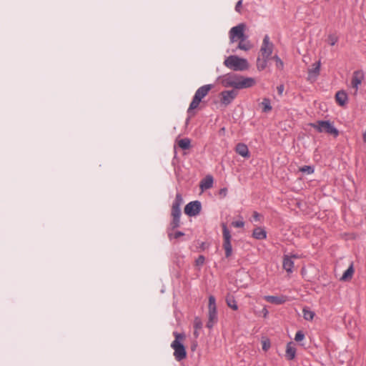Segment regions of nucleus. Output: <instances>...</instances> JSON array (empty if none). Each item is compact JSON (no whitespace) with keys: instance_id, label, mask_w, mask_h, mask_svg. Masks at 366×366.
I'll return each mask as SVG.
<instances>
[{"instance_id":"21","label":"nucleus","mask_w":366,"mask_h":366,"mask_svg":"<svg viewBox=\"0 0 366 366\" xmlns=\"http://www.w3.org/2000/svg\"><path fill=\"white\" fill-rule=\"evenodd\" d=\"M239 41V42L238 44L237 49L244 50V51H248L251 49L252 44L249 42V41L247 40V38H244Z\"/></svg>"},{"instance_id":"34","label":"nucleus","mask_w":366,"mask_h":366,"mask_svg":"<svg viewBox=\"0 0 366 366\" xmlns=\"http://www.w3.org/2000/svg\"><path fill=\"white\" fill-rule=\"evenodd\" d=\"M205 261V258L203 255H199L198 258L195 261V264L197 266L201 267L204 264Z\"/></svg>"},{"instance_id":"27","label":"nucleus","mask_w":366,"mask_h":366,"mask_svg":"<svg viewBox=\"0 0 366 366\" xmlns=\"http://www.w3.org/2000/svg\"><path fill=\"white\" fill-rule=\"evenodd\" d=\"M303 317L306 320H312L315 316V313L309 310L308 308H304L303 310Z\"/></svg>"},{"instance_id":"42","label":"nucleus","mask_w":366,"mask_h":366,"mask_svg":"<svg viewBox=\"0 0 366 366\" xmlns=\"http://www.w3.org/2000/svg\"><path fill=\"white\" fill-rule=\"evenodd\" d=\"M362 138H363V141L365 142H366V131L364 132Z\"/></svg>"},{"instance_id":"25","label":"nucleus","mask_w":366,"mask_h":366,"mask_svg":"<svg viewBox=\"0 0 366 366\" xmlns=\"http://www.w3.org/2000/svg\"><path fill=\"white\" fill-rule=\"evenodd\" d=\"M262 105L263 106L262 112H269L272 110V106L270 100L267 98H264L262 102Z\"/></svg>"},{"instance_id":"10","label":"nucleus","mask_w":366,"mask_h":366,"mask_svg":"<svg viewBox=\"0 0 366 366\" xmlns=\"http://www.w3.org/2000/svg\"><path fill=\"white\" fill-rule=\"evenodd\" d=\"M202 204L199 201H193L188 203L184 207V213L189 217H194L199 214Z\"/></svg>"},{"instance_id":"17","label":"nucleus","mask_w":366,"mask_h":366,"mask_svg":"<svg viewBox=\"0 0 366 366\" xmlns=\"http://www.w3.org/2000/svg\"><path fill=\"white\" fill-rule=\"evenodd\" d=\"M235 152L242 157L249 158L250 157L248 147L245 144H237L235 147Z\"/></svg>"},{"instance_id":"32","label":"nucleus","mask_w":366,"mask_h":366,"mask_svg":"<svg viewBox=\"0 0 366 366\" xmlns=\"http://www.w3.org/2000/svg\"><path fill=\"white\" fill-rule=\"evenodd\" d=\"M320 69V63L319 61L317 64H314V68L310 71V74L314 73L315 74V76H317L319 74Z\"/></svg>"},{"instance_id":"33","label":"nucleus","mask_w":366,"mask_h":366,"mask_svg":"<svg viewBox=\"0 0 366 366\" xmlns=\"http://www.w3.org/2000/svg\"><path fill=\"white\" fill-rule=\"evenodd\" d=\"M305 338V334L302 332V331H297L295 334V340L297 342L302 341Z\"/></svg>"},{"instance_id":"5","label":"nucleus","mask_w":366,"mask_h":366,"mask_svg":"<svg viewBox=\"0 0 366 366\" xmlns=\"http://www.w3.org/2000/svg\"><path fill=\"white\" fill-rule=\"evenodd\" d=\"M175 340L172 342L171 347L174 350V356L176 360L181 361L187 356L184 345L180 342L184 338V335L174 332Z\"/></svg>"},{"instance_id":"28","label":"nucleus","mask_w":366,"mask_h":366,"mask_svg":"<svg viewBox=\"0 0 366 366\" xmlns=\"http://www.w3.org/2000/svg\"><path fill=\"white\" fill-rule=\"evenodd\" d=\"M338 41V37L335 34H331L328 35L327 42L330 45L334 46Z\"/></svg>"},{"instance_id":"8","label":"nucleus","mask_w":366,"mask_h":366,"mask_svg":"<svg viewBox=\"0 0 366 366\" xmlns=\"http://www.w3.org/2000/svg\"><path fill=\"white\" fill-rule=\"evenodd\" d=\"M222 227L223 235V248L225 251V257L228 258L232 254V247L231 244L232 235L224 223L222 224Z\"/></svg>"},{"instance_id":"37","label":"nucleus","mask_w":366,"mask_h":366,"mask_svg":"<svg viewBox=\"0 0 366 366\" xmlns=\"http://www.w3.org/2000/svg\"><path fill=\"white\" fill-rule=\"evenodd\" d=\"M202 322L200 320V319L199 318H195L194 320V327L195 329H200L202 328Z\"/></svg>"},{"instance_id":"1","label":"nucleus","mask_w":366,"mask_h":366,"mask_svg":"<svg viewBox=\"0 0 366 366\" xmlns=\"http://www.w3.org/2000/svg\"><path fill=\"white\" fill-rule=\"evenodd\" d=\"M219 80L224 87H233L236 89L249 88L255 84L253 78L244 77L234 73L222 75L219 77Z\"/></svg>"},{"instance_id":"13","label":"nucleus","mask_w":366,"mask_h":366,"mask_svg":"<svg viewBox=\"0 0 366 366\" xmlns=\"http://www.w3.org/2000/svg\"><path fill=\"white\" fill-rule=\"evenodd\" d=\"M221 103L225 106L232 103L237 95V92L234 89L223 91L220 94Z\"/></svg>"},{"instance_id":"29","label":"nucleus","mask_w":366,"mask_h":366,"mask_svg":"<svg viewBox=\"0 0 366 366\" xmlns=\"http://www.w3.org/2000/svg\"><path fill=\"white\" fill-rule=\"evenodd\" d=\"M300 171L303 173L311 174L315 172V169L313 167L305 165L300 167Z\"/></svg>"},{"instance_id":"7","label":"nucleus","mask_w":366,"mask_h":366,"mask_svg":"<svg viewBox=\"0 0 366 366\" xmlns=\"http://www.w3.org/2000/svg\"><path fill=\"white\" fill-rule=\"evenodd\" d=\"M209 314H208V322L207 327L209 329L212 328L214 325L217 321V312L216 307V300L212 295L209 297V305H208Z\"/></svg>"},{"instance_id":"2","label":"nucleus","mask_w":366,"mask_h":366,"mask_svg":"<svg viewBox=\"0 0 366 366\" xmlns=\"http://www.w3.org/2000/svg\"><path fill=\"white\" fill-rule=\"evenodd\" d=\"M183 203V199L181 194L177 193L175 199L172 206V220L170 222L171 229H174L180 225L181 217V205Z\"/></svg>"},{"instance_id":"20","label":"nucleus","mask_w":366,"mask_h":366,"mask_svg":"<svg viewBox=\"0 0 366 366\" xmlns=\"http://www.w3.org/2000/svg\"><path fill=\"white\" fill-rule=\"evenodd\" d=\"M296 348L292 345L291 342L287 345L285 357L288 360H292L295 357Z\"/></svg>"},{"instance_id":"26","label":"nucleus","mask_w":366,"mask_h":366,"mask_svg":"<svg viewBox=\"0 0 366 366\" xmlns=\"http://www.w3.org/2000/svg\"><path fill=\"white\" fill-rule=\"evenodd\" d=\"M190 144L191 142L188 138L182 139L178 143L179 147L182 149H188L190 147Z\"/></svg>"},{"instance_id":"41","label":"nucleus","mask_w":366,"mask_h":366,"mask_svg":"<svg viewBox=\"0 0 366 366\" xmlns=\"http://www.w3.org/2000/svg\"><path fill=\"white\" fill-rule=\"evenodd\" d=\"M227 193V189L226 188H222L219 190V194L225 197Z\"/></svg>"},{"instance_id":"9","label":"nucleus","mask_w":366,"mask_h":366,"mask_svg":"<svg viewBox=\"0 0 366 366\" xmlns=\"http://www.w3.org/2000/svg\"><path fill=\"white\" fill-rule=\"evenodd\" d=\"M245 25L239 24L233 26L229 32L230 43H234L244 38H247L244 34Z\"/></svg>"},{"instance_id":"39","label":"nucleus","mask_w":366,"mask_h":366,"mask_svg":"<svg viewBox=\"0 0 366 366\" xmlns=\"http://www.w3.org/2000/svg\"><path fill=\"white\" fill-rule=\"evenodd\" d=\"M277 92H278V94L280 96H282L283 92H284V90H285V86L284 84H280L277 87Z\"/></svg>"},{"instance_id":"12","label":"nucleus","mask_w":366,"mask_h":366,"mask_svg":"<svg viewBox=\"0 0 366 366\" xmlns=\"http://www.w3.org/2000/svg\"><path fill=\"white\" fill-rule=\"evenodd\" d=\"M365 79V74L362 70L355 71L351 80L352 87L355 89V94L358 91L360 85Z\"/></svg>"},{"instance_id":"3","label":"nucleus","mask_w":366,"mask_h":366,"mask_svg":"<svg viewBox=\"0 0 366 366\" xmlns=\"http://www.w3.org/2000/svg\"><path fill=\"white\" fill-rule=\"evenodd\" d=\"M310 126L315 129L317 132H325L337 137L339 135L338 129L328 120H319L310 123Z\"/></svg>"},{"instance_id":"24","label":"nucleus","mask_w":366,"mask_h":366,"mask_svg":"<svg viewBox=\"0 0 366 366\" xmlns=\"http://www.w3.org/2000/svg\"><path fill=\"white\" fill-rule=\"evenodd\" d=\"M268 59H265V58H262V59H260L259 57L257 58V69L259 71L264 69L267 66Z\"/></svg>"},{"instance_id":"16","label":"nucleus","mask_w":366,"mask_h":366,"mask_svg":"<svg viewBox=\"0 0 366 366\" xmlns=\"http://www.w3.org/2000/svg\"><path fill=\"white\" fill-rule=\"evenodd\" d=\"M214 179L212 175H207L202 179L199 183V187L202 191L209 189L212 187Z\"/></svg>"},{"instance_id":"35","label":"nucleus","mask_w":366,"mask_h":366,"mask_svg":"<svg viewBox=\"0 0 366 366\" xmlns=\"http://www.w3.org/2000/svg\"><path fill=\"white\" fill-rule=\"evenodd\" d=\"M184 234L182 232L177 231L174 234H169V237L170 239H172V238L178 239L179 237L184 236Z\"/></svg>"},{"instance_id":"11","label":"nucleus","mask_w":366,"mask_h":366,"mask_svg":"<svg viewBox=\"0 0 366 366\" xmlns=\"http://www.w3.org/2000/svg\"><path fill=\"white\" fill-rule=\"evenodd\" d=\"M272 50L273 44L270 42L269 36L265 35L260 49V52L262 55V57L269 59L272 53Z\"/></svg>"},{"instance_id":"15","label":"nucleus","mask_w":366,"mask_h":366,"mask_svg":"<svg viewBox=\"0 0 366 366\" xmlns=\"http://www.w3.org/2000/svg\"><path fill=\"white\" fill-rule=\"evenodd\" d=\"M264 299L272 304L274 305H282L285 303L287 300V297L286 296H273V295H267L264 296Z\"/></svg>"},{"instance_id":"38","label":"nucleus","mask_w":366,"mask_h":366,"mask_svg":"<svg viewBox=\"0 0 366 366\" xmlns=\"http://www.w3.org/2000/svg\"><path fill=\"white\" fill-rule=\"evenodd\" d=\"M242 5V0H239L237 2L236 6H235V11L237 12L240 13Z\"/></svg>"},{"instance_id":"36","label":"nucleus","mask_w":366,"mask_h":366,"mask_svg":"<svg viewBox=\"0 0 366 366\" xmlns=\"http://www.w3.org/2000/svg\"><path fill=\"white\" fill-rule=\"evenodd\" d=\"M270 347V342L269 340H264L262 342V350L267 351Z\"/></svg>"},{"instance_id":"18","label":"nucleus","mask_w":366,"mask_h":366,"mask_svg":"<svg viewBox=\"0 0 366 366\" xmlns=\"http://www.w3.org/2000/svg\"><path fill=\"white\" fill-rule=\"evenodd\" d=\"M335 99L340 106H344L347 102V94L343 91H338L335 94Z\"/></svg>"},{"instance_id":"19","label":"nucleus","mask_w":366,"mask_h":366,"mask_svg":"<svg viewBox=\"0 0 366 366\" xmlns=\"http://www.w3.org/2000/svg\"><path fill=\"white\" fill-rule=\"evenodd\" d=\"M252 237L256 239H264L267 238V232L262 227H258L253 230Z\"/></svg>"},{"instance_id":"23","label":"nucleus","mask_w":366,"mask_h":366,"mask_svg":"<svg viewBox=\"0 0 366 366\" xmlns=\"http://www.w3.org/2000/svg\"><path fill=\"white\" fill-rule=\"evenodd\" d=\"M226 302L229 307L232 309L233 310H238V305L237 302L233 296L229 295L226 297Z\"/></svg>"},{"instance_id":"22","label":"nucleus","mask_w":366,"mask_h":366,"mask_svg":"<svg viewBox=\"0 0 366 366\" xmlns=\"http://www.w3.org/2000/svg\"><path fill=\"white\" fill-rule=\"evenodd\" d=\"M353 274H354L353 263H351L350 267L343 273V274L341 277L340 280L342 281H346V280H347L349 279H351L352 275H353Z\"/></svg>"},{"instance_id":"6","label":"nucleus","mask_w":366,"mask_h":366,"mask_svg":"<svg viewBox=\"0 0 366 366\" xmlns=\"http://www.w3.org/2000/svg\"><path fill=\"white\" fill-rule=\"evenodd\" d=\"M224 65L234 71H244L249 66L248 62L245 59L234 55L228 56L224 61Z\"/></svg>"},{"instance_id":"30","label":"nucleus","mask_w":366,"mask_h":366,"mask_svg":"<svg viewBox=\"0 0 366 366\" xmlns=\"http://www.w3.org/2000/svg\"><path fill=\"white\" fill-rule=\"evenodd\" d=\"M273 59L276 62L277 68L280 69V70L283 69V68H284V63L282 61V59L277 55L274 56H273Z\"/></svg>"},{"instance_id":"4","label":"nucleus","mask_w":366,"mask_h":366,"mask_svg":"<svg viewBox=\"0 0 366 366\" xmlns=\"http://www.w3.org/2000/svg\"><path fill=\"white\" fill-rule=\"evenodd\" d=\"M212 88V84H205L204 86H200L196 91L193 97L192 101L191 102L189 107L187 109L188 114H191L192 112L198 107L202 99L208 94Z\"/></svg>"},{"instance_id":"40","label":"nucleus","mask_w":366,"mask_h":366,"mask_svg":"<svg viewBox=\"0 0 366 366\" xmlns=\"http://www.w3.org/2000/svg\"><path fill=\"white\" fill-rule=\"evenodd\" d=\"M260 217H261V215L257 212H253L252 217L254 221H256V222L259 221Z\"/></svg>"},{"instance_id":"14","label":"nucleus","mask_w":366,"mask_h":366,"mask_svg":"<svg viewBox=\"0 0 366 366\" xmlns=\"http://www.w3.org/2000/svg\"><path fill=\"white\" fill-rule=\"evenodd\" d=\"M297 257L298 256L295 254L292 256L284 255L282 266L284 269H285L288 273H292L293 271L294 262L292 260V258Z\"/></svg>"},{"instance_id":"31","label":"nucleus","mask_w":366,"mask_h":366,"mask_svg":"<svg viewBox=\"0 0 366 366\" xmlns=\"http://www.w3.org/2000/svg\"><path fill=\"white\" fill-rule=\"evenodd\" d=\"M232 226L237 228H242L244 226V222L242 219L233 221L232 222Z\"/></svg>"}]
</instances>
